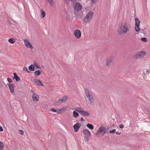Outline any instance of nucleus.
<instances>
[{
	"label": "nucleus",
	"instance_id": "obj_1",
	"mask_svg": "<svg viewBox=\"0 0 150 150\" xmlns=\"http://www.w3.org/2000/svg\"><path fill=\"white\" fill-rule=\"evenodd\" d=\"M131 29V26L126 22H123L120 25L117 30V32L120 35H123L129 32Z\"/></svg>",
	"mask_w": 150,
	"mask_h": 150
},
{
	"label": "nucleus",
	"instance_id": "obj_2",
	"mask_svg": "<svg viewBox=\"0 0 150 150\" xmlns=\"http://www.w3.org/2000/svg\"><path fill=\"white\" fill-rule=\"evenodd\" d=\"M82 6L79 3L76 2L74 4V13L76 16L80 18L79 16V12L82 9Z\"/></svg>",
	"mask_w": 150,
	"mask_h": 150
},
{
	"label": "nucleus",
	"instance_id": "obj_3",
	"mask_svg": "<svg viewBox=\"0 0 150 150\" xmlns=\"http://www.w3.org/2000/svg\"><path fill=\"white\" fill-rule=\"evenodd\" d=\"M107 129L104 127H101L96 132V135L97 137H100L103 136L106 133Z\"/></svg>",
	"mask_w": 150,
	"mask_h": 150
},
{
	"label": "nucleus",
	"instance_id": "obj_4",
	"mask_svg": "<svg viewBox=\"0 0 150 150\" xmlns=\"http://www.w3.org/2000/svg\"><path fill=\"white\" fill-rule=\"evenodd\" d=\"M93 15V13L92 11L89 12L84 18V21L86 23L89 22L91 19Z\"/></svg>",
	"mask_w": 150,
	"mask_h": 150
},
{
	"label": "nucleus",
	"instance_id": "obj_5",
	"mask_svg": "<svg viewBox=\"0 0 150 150\" xmlns=\"http://www.w3.org/2000/svg\"><path fill=\"white\" fill-rule=\"evenodd\" d=\"M146 53L145 52L142 51L138 52L135 55V57L137 59H139L143 58L146 56Z\"/></svg>",
	"mask_w": 150,
	"mask_h": 150
},
{
	"label": "nucleus",
	"instance_id": "obj_6",
	"mask_svg": "<svg viewBox=\"0 0 150 150\" xmlns=\"http://www.w3.org/2000/svg\"><path fill=\"white\" fill-rule=\"evenodd\" d=\"M135 21V30L137 32H139L140 30V28L139 26L140 25V21L138 18H136Z\"/></svg>",
	"mask_w": 150,
	"mask_h": 150
},
{
	"label": "nucleus",
	"instance_id": "obj_7",
	"mask_svg": "<svg viewBox=\"0 0 150 150\" xmlns=\"http://www.w3.org/2000/svg\"><path fill=\"white\" fill-rule=\"evenodd\" d=\"M74 34L76 38L77 39H79L81 37V32L78 29L74 31Z\"/></svg>",
	"mask_w": 150,
	"mask_h": 150
},
{
	"label": "nucleus",
	"instance_id": "obj_8",
	"mask_svg": "<svg viewBox=\"0 0 150 150\" xmlns=\"http://www.w3.org/2000/svg\"><path fill=\"white\" fill-rule=\"evenodd\" d=\"M24 41L25 45L27 47L31 49L33 48V47L31 45L30 43L26 39H25L24 40Z\"/></svg>",
	"mask_w": 150,
	"mask_h": 150
},
{
	"label": "nucleus",
	"instance_id": "obj_9",
	"mask_svg": "<svg viewBox=\"0 0 150 150\" xmlns=\"http://www.w3.org/2000/svg\"><path fill=\"white\" fill-rule=\"evenodd\" d=\"M114 57H109L106 60V65L108 66L114 60Z\"/></svg>",
	"mask_w": 150,
	"mask_h": 150
},
{
	"label": "nucleus",
	"instance_id": "obj_10",
	"mask_svg": "<svg viewBox=\"0 0 150 150\" xmlns=\"http://www.w3.org/2000/svg\"><path fill=\"white\" fill-rule=\"evenodd\" d=\"M81 126V124L79 123H76L73 126L74 130L75 132H77Z\"/></svg>",
	"mask_w": 150,
	"mask_h": 150
},
{
	"label": "nucleus",
	"instance_id": "obj_11",
	"mask_svg": "<svg viewBox=\"0 0 150 150\" xmlns=\"http://www.w3.org/2000/svg\"><path fill=\"white\" fill-rule=\"evenodd\" d=\"M85 92L86 96L87 97L88 99L91 98V97H93L92 95L90 93L88 90L87 88H86L85 89Z\"/></svg>",
	"mask_w": 150,
	"mask_h": 150
},
{
	"label": "nucleus",
	"instance_id": "obj_12",
	"mask_svg": "<svg viewBox=\"0 0 150 150\" xmlns=\"http://www.w3.org/2000/svg\"><path fill=\"white\" fill-rule=\"evenodd\" d=\"M8 86L9 87L11 92L12 93L14 92V87L15 85L13 84L8 83Z\"/></svg>",
	"mask_w": 150,
	"mask_h": 150
},
{
	"label": "nucleus",
	"instance_id": "obj_13",
	"mask_svg": "<svg viewBox=\"0 0 150 150\" xmlns=\"http://www.w3.org/2000/svg\"><path fill=\"white\" fill-rule=\"evenodd\" d=\"M32 98L34 101H38L39 98V96L36 93H34L32 96Z\"/></svg>",
	"mask_w": 150,
	"mask_h": 150
},
{
	"label": "nucleus",
	"instance_id": "obj_14",
	"mask_svg": "<svg viewBox=\"0 0 150 150\" xmlns=\"http://www.w3.org/2000/svg\"><path fill=\"white\" fill-rule=\"evenodd\" d=\"M68 99V98L66 96H64L63 98L61 99H59L57 102L58 103H59V102L61 101L62 102H66Z\"/></svg>",
	"mask_w": 150,
	"mask_h": 150
},
{
	"label": "nucleus",
	"instance_id": "obj_15",
	"mask_svg": "<svg viewBox=\"0 0 150 150\" xmlns=\"http://www.w3.org/2000/svg\"><path fill=\"white\" fill-rule=\"evenodd\" d=\"M83 133L86 136H90L91 135V132L87 129H83Z\"/></svg>",
	"mask_w": 150,
	"mask_h": 150
},
{
	"label": "nucleus",
	"instance_id": "obj_16",
	"mask_svg": "<svg viewBox=\"0 0 150 150\" xmlns=\"http://www.w3.org/2000/svg\"><path fill=\"white\" fill-rule=\"evenodd\" d=\"M35 83L39 86H42L43 85L41 81L37 79H35Z\"/></svg>",
	"mask_w": 150,
	"mask_h": 150
},
{
	"label": "nucleus",
	"instance_id": "obj_17",
	"mask_svg": "<svg viewBox=\"0 0 150 150\" xmlns=\"http://www.w3.org/2000/svg\"><path fill=\"white\" fill-rule=\"evenodd\" d=\"M13 74L14 75L13 79H15L16 81H19L20 80V79L19 77L17 75V74L15 73H14Z\"/></svg>",
	"mask_w": 150,
	"mask_h": 150
},
{
	"label": "nucleus",
	"instance_id": "obj_18",
	"mask_svg": "<svg viewBox=\"0 0 150 150\" xmlns=\"http://www.w3.org/2000/svg\"><path fill=\"white\" fill-rule=\"evenodd\" d=\"M81 115L84 116H88L90 115V114L87 111L85 110L84 109L81 114Z\"/></svg>",
	"mask_w": 150,
	"mask_h": 150
},
{
	"label": "nucleus",
	"instance_id": "obj_19",
	"mask_svg": "<svg viewBox=\"0 0 150 150\" xmlns=\"http://www.w3.org/2000/svg\"><path fill=\"white\" fill-rule=\"evenodd\" d=\"M76 111L78 112L80 114H81L83 109L81 107L77 108L75 109Z\"/></svg>",
	"mask_w": 150,
	"mask_h": 150
},
{
	"label": "nucleus",
	"instance_id": "obj_20",
	"mask_svg": "<svg viewBox=\"0 0 150 150\" xmlns=\"http://www.w3.org/2000/svg\"><path fill=\"white\" fill-rule=\"evenodd\" d=\"M50 109L52 111H53V112H57L58 113L60 112L61 109H57V110L56 109L54 108H52Z\"/></svg>",
	"mask_w": 150,
	"mask_h": 150
},
{
	"label": "nucleus",
	"instance_id": "obj_21",
	"mask_svg": "<svg viewBox=\"0 0 150 150\" xmlns=\"http://www.w3.org/2000/svg\"><path fill=\"white\" fill-rule=\"evenodd\" d=\"M89 102V104L90 105H93V104L94 100L93 97H91V98L88 99Z\"/></svg>",
	"mask_w": 150,
	"mask_h": 150
},
{
	"label": "nucleus",
	"instance_id": "obj_22",
	"mask_svg": "<svg viewBox=\"0 0 150 150\" xmlns=\"http://www.w3.org/2000/svg\"><path fill=\"white\" fill-rule=\"evenodd\" d=\"M35 67L33 65H31L29 67V69L31 71H34Z\"/></svg>",
	"mask_w": 150,
	"mask_h": 150
},
{
	"label": "nucleus",
	"instance_id": "obj_23",
	"mask_svg": "<svg viewBox=\"0 0 150 150\" xmlns=\"http://www.w3.org/2000/svg\"><path fill=\"white\" fill-rule=\"evenodd\" d=\"M73 116L75 118L77 117L79 115V113L75 111H73Z\"/></svg>",
	"mask_w": 150,
	"mask_h": 150
},
{
	"label": "nucleus",
	"instance_id": "obj_24",
	"mask_svg": "<svg viewBox=\"0 0 150 150\" xmlns=\"http://www.w3.org/2000/svg\"><path fill=\"white\" fill-rule=\"evenodd\" d=\"M34 74L36 76H39L41 72L39 70L36 71L34 72Z\"/></svg>",
	"mask_w": 150,
	"mask_h": 150
},
{
	"label": "nucleus",
	"instance_id": "obj_25",
	"mask_svg": "<svg viewBox=\"0 0 150 150\" xmlns=\"http://www.w3.org/2000/svg\"><path fill=\"white\" fill-rule=\"evenodd\" d=\"M8 42L11 44L14 43L15 42V40L13 38H11L8 40Z\"/></svg>",
	"mask_w": 150,
	"mask_h": 150
},
{
	"label": "nucleus",
	"instance_id": "obj_26",
	"mask_svg": "<svg viewBox=\"0 0 150 150\" xmlns=\"http://www.w3.org/2000/svg\"><path fill=\"white\" fill-rule=\"evenodd\" d=\"M41 12V16L42 18H44L45 16V12L43 11V9H42L40 10Z\"/></svg>",
	"mask_w": 150,
	"mask_h": 150
},
{
	"label": "nucleus",
	"instance_id": "obj_27",
	"mask_svg": "<svg viewBox=\"0 0 150 150\" xmlns=\"http://www.w3.org/2000/svg\"><path fill=\"white\" fill-rule=\"evenodd\" d=\"M86 126L89 129H93V126L92 124H88L86 125Z\"/></svg>",
	"mask_w": 150,
	"mask_h": 150
},
{
	"label": "nucleus",
	"instance_id": "obj_28",
	"mask_svg": "<svg viewBox=\"0 0 150 150\" xmlns=\"http://www.w3.org/2000/svg\"><path fill=\"white\" fill-rule=\"evenodd\" d=\"M47 1L51 6H52L54 4V1L53 0H49Z\"/></svg>",
	"mask_w": 150,
	"mask_h": 150
},
{
	"label": "nucleus",
	"instance_id": "obj_29",
	"mask_svg": "<svg viewBox=\"0 0 150 150\" xmlns=\"http://www.w3.org/2000/svg\"><path fill=\"white\" fill-rule=\"evenodd\" d=\"M4 147V144L3 143L1 142H0V150H2Z\"/></svg>",
	"mask_w": 150,
	"mask_h": 150
},
{
	"label": "nucleus",
	"instance_id": "obj_30",
	"mask_svg": "<svg viewBox=\"0 0 150 150\" xmlns=\"http://www.w3.org/2000/svg\"><path fill=\"white\" fill-rule=\"evenodd\" d=\"M23 71H26L27 72V73H30V71H29L26 67H24L23 68Z\"/></svg>",
	"mask_w": 150,
	"mask_h": 150
},
{
	"label": "nucleus",
	"instance_id": "obj_31",
	"mask_svg": "<svg viewBox=\"0 0 150 150\" xmlns=\"http://www.w3.org/2000/svg\"><path fill=\"white\" fill-rule=\"evenodd\" d=\"M88 136H86L84 137L85 142H87L88 140L89 137H88Z\"/></svg>",
	"mask_w": 150,
	"mask_h": 150
},
{
	"label": "nucleus",
	"instance_id": "obj_32",
	"mask_svg": "<svg viewBox=\"0 0 150 150\" xmlns=\"http://www.w3.org/2000/svg\"><path fill=\"white\" fill-rule=\"evenodd\" d=\"M142 41L144 42H146L147 41V39L145 38H142L141 39Z\"/></svg>",
	"mask_w": 150,
	"mask_h": 150
},
{
	"label": "nucleus",
	"instance_id": "obj_33",
	"mask_svg": "<svg viewBox=\"0 0 150 150\" xmlns=\"http://www.w3.org/2000/svg\"><path fill=\"white\" fill-rule=\"evenodd\" d=\"M116 132V130L115 129H113L112 131H110L109 132L110 134L114 133Z\"/></svg>",
	"mask_w": 150,
	"mask_h": 150
},
{
	"label": "nucleus",
	"instance_id": "obj_34",
	"mask_svg": "<svg viewBox=\"0 0 150 150\" xmlns=\"http://www.w3.org/2000/svg\"><path fill=\"white\" fill-rule=\"evenodd\" d=\"M7 81H8V82L10 83H11L12 82V81L11 79L9 78H8L7 79Z\"/></svg>",
	"mask_w": 150,
	"mask_h": 150
},
{
	"label": "nucleus",
	"instance_id": "obj_35",
	"mask_svg": "<svg viewBox=\"0 0 150 150\" xmlns=\"http://www.w3.org/2000/svg\"><path fill=\"white\" fill-rule=\"evenodd\" d=\"M19 133L21 134H24V132L22 130H21L19 131Z\"/></svg>",
	"mask_w": 150,
	"mask_h": 150
},
{
	"label": "nucleus",
	"instance_id": "obj_36",
	"mask_svg": "<svg viewBox=\"0 0 150 150\" xmlns=\"http://www.w3.org/2000/svg\"><path fill=\"white\" fill-rule=\"evenodd\" d=\"M146 73L147 74H148L150 73V69H148L146 71Z\"/></svg>",
	"mask_w": 150,
	"mask_h": 150
},
{
	"label": "nucleus",
	"instance_id": "obj_37",
	"mask_svg": "<svg viewBox=\"0 0 150 150\" xmlns=\"http://www.w3.org/2000/svg\"><path fill=\"white\" fill-rule=\"evenodd\" d=\"M119 127L121 129H123L124 127V125L122 124L120 125H119Z\"/></svg>",
	"mask_w": 150,
	"mask_h": 150
},
{
	"label": "nucleus",
	"instance_id": "obj_38",
	"mask_svg": "<svg viewBox=\"0 0 150 150\" xmlns=\"http://www.w3.org/2000/svg\"><path fill=\"white\" fill-rule=\"evenodd\" d=\"M92 1L93 3H96V0H92Z\"/></svg>",
	"mask_w": 150,
	"mask_h": 150
},
{
	"label": "nucleus",
	"instance_id": "obj_39",
	"mask_svg": "<svg viewBox=\"0 0 150 150\" xmlns=\"http://www.w3.org/2000/svg\"><path fill=\"white\" fill-rule=\"evenodd\" d=\"M3 131V129L2 128V127L0 126V131Z\"/></svg>",
	"mask_w": 150,
	"mask_h": 150
},
{
	"label": "nucleus",
	"instance_id": "obj_40",
	"mask_svg": "<svg viewBox=\"0 0 150 150\" xmlns=\"http://www.w3.org/2000/svg\"><path fill=\"white\" fill-rule=\"evenodd\" d=\"M116 134H119V135H120V133L118 132H116Z\"/></svg>",
	"mask_w": 150,
	"mask_h": 150
},
{
	"label": "nucleus",
	"instance_id": "obj_41",
	"mask_svg": "<svg viewBox=\"0 0 150 150\" xmlns=\"http://www.w3.org/2000/svg\"><path fill=\"white\" fill-rule=\"evenodd\" d=\"M81 121H84L85 120L83 119V118L82 117H81Z\"/></svg>",
	"mask_w": 150,
	"mask_h": 150
},
{
	"label": "nucleus",
	"instance_id": "obj_42",
	"mask_svg": "<svg viewBox=\"0 0 150 150\" xmlns=\"http://www.w3.org/2000/svg\"><path fill=\"white\" fill-rule=\"evenodd\" d=\"M70 0L73 2H75V1H76V0Z\"/></svg>",
	"mask_w": 150,
	"mask_h": 150
},
{
	"label": "nucleus",
	"instance_id": "obj_43",
	"mask_svg": "<svg viewBox=\"0 0 150 150\" xmlns=\"http://www.w3.org/2000/svg\"><path fill=\"white\" fill-rule=\"evenodd\" d=\"M143 75H144V76H146V74L144 72V71L143 72Z\"/></svg>",
	"mask_w": 150,
	"mask_h": 150
},
{
	"label": "nucleus",
	"instance_id": "obj_44",
	"mask_svg": "<svg viewBox=\"0 0 150 150\" xmlns=\"http://www.w3.org/2000/svg\"><path fill=\"white\" fill-rule=\"evenodd\" d=\"M65 108H64L63 107V108H62V109H61V110H64V109H65Z\"/></svg>",
	"mask_w": 150,
	"mask_h": 150
},
{
	"label": "nucleus",
	"instance_id": "obj_45",
	"mask_svg": "<svg viewBox=\"0 0 150 150\" xmlns=\"http://www.w3.org/2000/svg\"><path fill=\"white\" fill-rule=\"evenodd\" d=\"M32 92L33 93H34V91H32Z\"/></svg>",
	"mask_w": 150,
	"mask_h": 150
},
{
	"label": "nucleus",
	"instance_id": "obj_46",
	"mask_svg": "<svg viewBox=\"0 0 150 150\" xmlns=\"http://www.w3.org/2000/svg\"><path fill=\"white\" fill-rule=\"evenodd\" d=\"M109 127H108L107 128V129H109Z\"/></svg>",
	"mask_w": 150,
	"mask_h": 150
}]
</instances>
